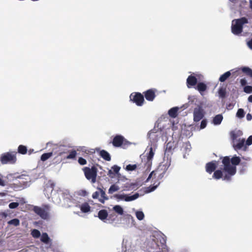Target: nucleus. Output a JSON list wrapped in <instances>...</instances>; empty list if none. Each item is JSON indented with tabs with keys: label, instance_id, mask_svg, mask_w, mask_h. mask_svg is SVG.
Returning <instances> with one entry per match:
<instances>
[{
	"label": "nucleus",
	"instance_id": "nucleus-1",
	"mask_svg": "<svg viewBox=\"0 0 252 252\" xmlns=\"http://www.w3.org/2000/svg\"><path fill=\"white\" fill-rule=\"evenodd\" d=\"M240 161V158L237 156H234L231 159L227 156L223 157L222 163L223 165V171L225 173L223 180H230L231 176L236 174V166L239 165Z\"/></svg>",
	"mask_w": 252,
	"mask_h": 252
},
{
	"label": "nucleus",
	"instance_id": "nucleus-2",
	"mask_svg": "<svg viewBox=\"0 0 252 252\" xmlns=\"http://www.w3.org/2000/svg\"><path fill=\"white\" fill-rule=\"evenodd\" d=\"M248 23L246 17L234 19L232 21L231 32L235 35H239L243 32V25Z\"/></svg>",
	"mask_w": 252,
	"mask_h": 252
},
{
	"label": "nucleus",
	"instance_id": "nucleus-3",
	"mask_svg": "<svg viewBox=\"0 0 252 252\" xmlns=\"http://www.w3.org/2000/svg\"><path fill=\"white\" fill-rule=\"evenodd\" d=\"M82 170L85 177L88 180L91 181L92 184L96 182L98 170L95 166H92L91 168L84 167Z\"/></svg>",
	"mask_w": 252,
	"mask_h": 252
},
{
	"label": "nucleus",
	"instance_id": "nucleus-4",
	"mask_svg": "<svg viewBox=\"0 0 252 252\" xmlns=\"http://www.w3.org/2000/svg\"><path fill=\"white\" fill-rule=\"evenodd\" d=\"M16 152H7L1 155L0 161L2 164H14L16 162Z\"/></svg>",
	"mask_w": 252,
	"mask_h": 252
},
{
	"label": "nucleus",
	"instance_id": "nucleus-5",
	"mask_svg": "<svg viewBox=\"0 0 252 252\" xmlns=\"http://www.w3.org/2000/svg\"><path fill=\"white\" fill-rule=\"evenodd\" d=\"M129 98L131 101L139 106H142L145 101L143 94L138 92L131 93L129 96Z\"/></svg>",
	"mask_w": 252,
	"mask_h": 252
},
{
	"label": "nucleus",
	"instance_id": "nucleus-6",
	"mask_svg": "<svg viewBox=\"0 0 252 252\" xmlns=\"http://www.w3.org/2000/svg\"><path fill=\"white\" fill-rule=\"evenodd\" d=\"M112 143L115 147H119L122 146L124 147L126 145H130V142L127 141L123 136L121 135H116L114 137Z\"/></svg>",
	"mask_w": 252,
	"mask_h": 252
},
{
	"label": "nucleus",
	"instance_id": "nucleus-7",
	"mask_svg": "<svg viewBox=\"0 0 252 252\" xmlns=\"http://www.w3.org/2000/svg\"><path fill=\"white\" fill-rule=\"evenodd\" d=\"M166 171V169H165V168L164 169H161L159 167H158V168L153 171L150 174L148 178L146 180V182H149L151 178L152 177V176H154V177L156 178V176L157 175L158 176V180L161 179L163 177Z\"/></svg>",
	"mask_w": 252,
	"mask_h": 252
},
{
	"label": "nucleus",
	"instance_id": "nucleus-8",
	"mask_svg": "<svg viewBox=\"0 0 252 252\" xmlns=\"http://www.w3.org/2000/svg\"><path fill=\"white\" fill-rule=\"evenodd\" d=\"M114 196L118 200H124L125 201L128 202L137 199L139 196V194L138 193H136L134 195L129 196L125 194H116Z\"/></svg>",
	"mask_w": 252,
	"mask_h": 252
},
{
	"label": "nucleus",
	"instance_id": "nucleus-9",
	"mask_svg": "<svg viewBox=\"0 0 252 252\" xmlns=\"http://www.w3.org/2000/svg\"><path fill=\"white\" fill-rule=\"evenodd\" d=\"M204 114L203 109L198 106L193 110V121L195 122L200 121L204 117Z\"/></svg>",
	"mask_w": 252,
	"mask_h": 252
},
{
	"label": "nucleus",
	"instance_id": "nucleus-10",
	"mask_svg": "<svg viewBox=\"0 0 252 252\" xmlns=\"http://www.w3.org/2000/svg\"><path fill=\"white\" fill-rule=\"evenodd\" d=\"M156 92L157 90L156 89H150L144 92L143 94L147 100L153 101L156 96Z\"/></svg>",
	"mask_w": 252,
	"mask_h": 252
},
{
	"label": "nucleus",
	"instance_id": "nucleus-11",
	"mask_svg": "<svg viewBox=\"0 0 252 252\" xmlns=\"http://www.w3.org/2000/svg\"><path fill=\"white\" fill-rule=\"evenodd\" d=\"M33 210L42 219H47L48 218V214L44 209L38 206H34Z\"/></svg>",
	"mask_w": 252,
	"mask_h": 252
},
{
	"label": "nucleus",
	"instance_id": "nucleus-12",
	"mask_svg": "<svg viewBox=\"0 0 252 252\" xmlns=\"http://www.w3.org/2000/svg\"><path fill=\"white\" fill-rule=\"evenodd\" d=\"M217 168L216 161H212L206 163L205 166L206 171L209 174L212 173L216 170Z\"/></svg>",
	"mask_w": 252,
	"mask_h": 252
},
{
	"label": "nucleus",
	"instance_id": "nucleus-13",
	"mask_svg": "<svg viewBox=\"0 0 252 252\" xmlns=\"http://www.w3.org/2000/svg\"><path fill=\"white\" fill-rule=\"evenodd\" d=\"M197 83V79L194 76L190 75L188 76L187 79V85L188 88H190L195 86Z\"/></svg>",
	"mask_w": 252,
	"mask_h": 252
},
{
	"label": "nucleus",
	"instance_id": "nucleus-14",
	"mask_svg": "<svg viewBox=\"0 0 252 252\" xmlns=\"http://www.w3.org/2000/svg\"><path fill=\"white\" fill-rule=\"evenodd\" d=\"M154 154H155V153L153 151V148L151 147L150 148V151L148 154L147 158V164L148 165V167H150V166L152 165V159L154 157Z\"/></svg>",
	"mask_w": 252,
	"mask_h": 252
},
{
	"label": "nucleus",
	"instance_id": "nucleus-15",
	"mask_svg": "<svg viewBox=\"0 0 252 252\" xmlns=\"http://www.w3.org/2000/svg\"><path fill=\"white\" fill-rule=\"evenodd\" d=\"M195 88L201 94H203V93L207 90V86L204 83L199 82Z\"/></svg>",
	"mask_w": 252,
	"mask_h": 252
},
{
	"label": "nucleus",
	"instance_id": "nucleus-16",
	"mask_svg": "<svg viewBox=\"0 0 252 252\" xmlns=\"http://www.w3.org/2000/svg\"><path fill=\"white\" fill-rule=\"evenodd\" d=\"M175 142L173 141H170L166 145L165 153H172V151L175 148Z\"/></svg>",
	"mask_w": 252,
	"mask_h": 252
},
{
	"label": "nucleus",
	"instance_id": "nucleus-17",
	"mask_svg": "<svg viewBox=\"0 0 252 252\" xmlns=\"http://www.w3.org/2000/svg\"><path fill=\"white\" fill-rule=\"evenodd\" d=\"M97 189L99 190V195L100 194V197L98 198V200L100 202L104 203L105 200H108V198L106 196L105 192L100 188H97Z\"/></svg>",
	"mask_w": 252,
	"mask_h": 252
},
{
	"label": "nucleus",
	"instance_id": "nucleus-18",
	"mask_svg": "<svg viewBox=\"0 0 252 252\" xmlns=\"http://www.w3.org/2000/svg\"><path fill=\"white\" fill-rule=\"evenodd\" d=\"M223 172H224L223 171V169L221 170H217L214 171V173L213 175V178L216 180L220 179V178H222V179L223 180V177L224 176L223 175Z\"/></svg>",
	"mask_w": 252,
	"mask_h": 252
},
{
	"label": "nucleus",
	"instance_id": "nucleus-19",
	"mask_svg": "<svg viewBox=\"0 0 252 252\" xmlns=\"http://www.w3.org/2000/svg\"><path fill=\"white\" fill-rule=\"evenodd\" d=\"M108 217V212L106 210H101L98 213V217L101 220L104 221Z\"/></svg>",
	"mask_w": 252,
	"mask_h": 252
},
{
	"label": "nucleus",
	"instance_id": "nucleus-20",
	"mask_svg": "<svg viewBox=\"0 0 252 252\" xmlns=\"http://www.w3.org/2000/svg\"><path fill=\"white\" fill-rule=\"evenodd\" d=\"M99 155L102 158L106 161H110L111 159L110 154L104 150H102L100 151Z\"/></svg>",
	"mask_w": 252,
	"mask_h": 252
},
{
	"label": "nucleus",
	"instance_id": "nucleus-21",
	"mask_svg": "<svg viewBox=\"0 0 252 252\" xmlns=\"http://www.w3.org/2000/svg\"><path fill=\"white\" fill-rule=\"evenodd\" d=\"M223 119V116L221 114H218L215 116L213 120V123L215 125L220 124Z\"/></svg>",
	"mask_w": 252,
	"mask_h": 252
},
{
	"label": "nucleus",
	"instance_id": "nucleus-22",
	"mask_svg": "<svg viewBox=\"0 0 252 252\" xmlns=\"http://www.w3.org/2000/svg\"><path fill=\"white\" fill-rule=\"evenodd\" d=\"M178 107H173L168 111V115L173 118H176L178 115Z\"/></svg>",
	"mask_w": 252,
	"mask_h": 252
},
{
	"label": "nucleus",
	"instance_id": "nucleus-23",
	"mask_svg": "<svg viewBox=\"0 0 252 252\" xmlns=\"http://www.w3.org/2000/svg\"><path fill=\"white\" fill-rule=\"evenodd\" d=\"M242 71L246 75L252 78V69L249 67L245 66L241 68Z\"/></svg>",
	"mask_w": 252,
	"mask_h": 252
},
{
	"label": "nucleus",
	"instance_id": "nucleus-24",
	"mask_svg": "<svg viewBox=\"0 0 252 252\" xmlns=\"http://www.w3.org/2000/svg\"><path fill=\"white\" fill-rule=\"evenodd\" d=\"M80 209L83 213H88L91 210V207L88 203H84L80 206Z\"/></svg>",
	"mask_w": 252,
	"mask_h": 252
},
{
	"label": "nucleus",
	"instance_id": "nucleus-25",
	"mask_svg": "<svg viewBox=\"0 0 252 252\" xmlns=\"http://www.w3.org/2000/svg\"><path fill=\"white\" fill-rule=\"evenodd\" d=\"M245 139H243L241 140H239L238 142L233 145V147L235 150H240L243 148L244 145Z\"/></svg>",
	"mask_w": 252,
	"mask_h": 252
},
{
	"label": "nucleus",
	"instance_id": "nucleus-26",
	"mask_svg": "<svg viewBox=\"0 0 252 252\" xmlns=\"http://www.w3.org/2000/svg\"><path fill=\"white\" fill-rule=\"evenodd\" d=\"M231 75L230 71L225 72L224 74L221 75L219 78V81L221 82H224L227 79H228Z\"/></svg>",
	"mask_w": 252,
	"mask_h": 252
},
{
	"label": "nucleus",
	"instance_id": "nucleus-27",
	"mask_svg": "<svg viewBox=\"0 0 252 252\" xmlns=\"http://www.w3.org/2000/svg\"><path fill=\"white\" fill-rule=\"evenodd\" d=\"M27 147L25 146H24L23 145H20L19 146L18 148V152L19 154H22V155H25L27 153Z\"/></svg>",
	"mask_w": 252,
	"mask_h": 252
},
{
	"label": "nucleus",
	"instance_id": "nucleus-28",
	"mask_svg": "<svg viewBox=\"0 0 252 252\" xmlns=\"http://www.w3.org/2000/svg\"><path fill=\"white\" fill-rule=\"evenodd\" d=\"M40 240L45 244H48L50 241V238L46 233H42Z\"/></svg>",
	"mask_w": 252,
	"mask_h": 252
},
{
	"label": "nucleus",
	"instance_id": "nucleus-29",
	"mask_svg": "<svg viewBox=\"0 0 252 252\" xmlns=\"http://www.w3.org/2000/svg\"><path fill=\"white\" fill-rule=\"evenodd\" d=\"M218 94H219V96L220 98H224L226 96V88H222V87L220 88L218 91Z\"/></svg>",
	"mask_w": 252,
	"mask_h": 252
},
{
	"label": "nucleus",
	"instance_id": "nucleus-30",
	"mask_svg": "<svg viewBox=\"0 0 252 252\" xmlns=\"http://www.w3.org/2000/svg\"><path fill=\"white\" fill-rule=\"evenodd\" d=\"M119 189V187L116 185L115 184H113L111 185L110 188L108 189V193L112 194L113 192L118 191Z\"/></svg>",
	"mask_w": 252,
	"mask_h": 252
},
{
	"label": "nucleus",
	"instance_id": "nucleus-31",
	"mask_svg": "<svg viewBox=\"0 0 252 252\" xmlns=\"http://www.w3.org/2000/svg\"><path fill=\"white\" fill-rule=\"evenodd\" d=\"M113 210L118 214L123 215L124 214L123 209L120 205H116L113 207Z\"/></svg>",
	"mask_w": 252,
	"mask_h": 252
},
{
	"label": "nucleus",
	"instance_id": "nucleus-32",
	"mask_svg": "<svg viewBox=\"0 0 252 252\" xmlns=\"http://www.w3.org/2000/svg\"><path fill=\"white\" fill-rule=\"evenodd\" d=\"M52 156V153H46L42 154L40 159L42 161H45Z\"/></svg>",
	"mask_w": 252,
	"mask_h": 252
},
{
	"label": "nucleus",
	"instance_id": "nucleus-33",
	"mask_svg": "<svg viewBox=\"0 0 252 252\" xmlns=\"http://www.w3.org/2000/svg\"><path fill=\"white\" fill-rule=\"evenodd\" d=\"M9 224H12L14 225L15 226H18L20 224V221L18 219H14L11 220L8 222Z\"/></svg>",
	"mask_w": 252,
	"mask_h": 252
},
{
	"label": "nucleus",
	"instance_id": "nucleus-34",
	"mask_svg": "<svg viewBox=\"0 0 252 252\" xmlns=\"http://www.w3.org/2000/svg\"><path fill=\"white\" fill-rule=\"evenodd\" d=\"M245 114V113L244 110L242 108H240L237 111V112L236 113V116L238 118H242L244 117Z\"/></svg>",
	"mask_w": 252,
	"mask_h": 252
},
{
	"label": "nucleus",
	"instance_id": "nucleus-35",
	"mask_svg": "<svg viewBox=\"0 0 252 252\" xmlns=\"http://www.w3.org/2000/svg\"><path fill=\"white\" fill-rule=\"evenodd\" d=\"M77 155L76 151L75 150H72L66 157L67 159H73Z\"/></svg>",
	"mask_w": 252,
	"mask_h": 252
},
{
	"label": "nucleus",
	"instance_id": "nucleus-36",
	"mask_svg": "<svg viewBox=\"0 0 252 252\" xmlns=\"http://www.w3.org/2000/svg\"><path fill=\"white\" fill-rule=\"evenodd\" d=\"M136 217L138 220H141L144 218V214L142 211H137L136 212Z\"/></svg>",
	"mask_w": 252,
	"mask_h": 252
},
{
	"label": "nucleus",
	"instance_id": "nucleus-37",
	"mask_svg": "<svg viewBox=\"0 0 252 252\" xmlns=\"http://www.w3.org/2000/svg\"><path fill=\"white\" fill-rule=\"evenodd\" d=\"M137 168L136 164H128L126 165V169L127 171H133Z\"/></svg>",
	"mask_w": 252,
	"mask_h": 252
},
{
	"label": "nucleus",
	"instance_id": "nucleus-38",
	"mask_svg": "<svg viewBox=\"0 0 252 252\" xmlns=\"http://www.w3.org/2000/svg\"><path fill=\"white\" fill-rule=\"evenodd\" d=\"M32 235L34 238H38L40 236V232L38 230L33 229L32 231Z\"/></svg>",
	"mask_w": 252,
	"mask_h": 252
},
{
	"label": "nucleus",
	"instance_id": "nucleus-39",
	"mask_svg": "<svg viewBox=\"0 0 252 252\" xmlns=\"http://www.w3.org/2000/svg\"><path fill=\"white\" fill-rule=\"evenodd\" d=\"M244 92L247 94L252 93V86H246L244 87Z\"/></svg>",
	"mask_w": 252,
	"mask_h": 252
},
{
	"label": "nucleus",
	"instance_id": "nucleus-40",
	"mask_svg": "<svg viewBox=\"0 0 252 252\" xmlns=\"http://www.w3.org/2000/svg\"><path fill=\"white\" fill-rule=\"evenodd\" d=\"M55 186V183L52 180H49L47 184V187H49L52 190H53Z\"/></svg>",
	"mask_w": 252,
	"mask_h": 252
},
{
	"label": "nucleus",
	"instance_id": "nucleus-41",
	"mask_svg": "<svg viewBox=\"0 0 252 252\" xmlns=\"http://www.w3.org/2000/svg\"><path fill=\"white\" fill-rule=\"evenodd\" d=\"M78 162L81 165H84L87 164V160L82 157L79 158Z\"/></svg>",
	"mask_w": 252,
	"mask_h": 252
},
{
	"label": "nucleus",
	"instance_id": "nucleus-42",
	"mask_svg": "<svg viewBox=\"0 0 252 252\" xmlns=\"http://www.w3.org/2000/svg\"><path fill=\"white\" fill-rule=\"evenodd\" d=\"M19 204L18 202H12L9 204V207L10 209H15L16 208Z\"/></svg>",
	"mask_w": 252,
	"mask_h": 252
},
{
	"label": "nucleus",
	"instance_id": "nucleus-43",
	"mask_svg": "<svg viewBox=\"0 0 252 252\" xmlns=\"http://www.w3.org/2000/svg\"><path fill=\"white\" fill-rule=\"evenodd\" d=\"M121 168L117 165H114L112 167V169L115 174H118Z\"/></svg>",
	"mask_w": 252,
	"mask_h": 252
},
{
	"label": "nucleus",
	"instance_id": "nucleus-44",
	"mask_svg": "<svg viewBox=\"0 0 252 252\" xmlns=\"http://www.w3.org/2000/svg\"><path fill=\"white\" fill-rule=\"evenodd\" d=\"M207 122L206 120H205V119L203 120L201 122V124H200V129H203L205 127H206V126H207Z\"/></svg>",
	"mask_w": 252,
	"mask_h": 252
},
{
	"label": "nucleus",
	"instance_id": "nucleus-45",
	"mask_svg": "<svg viewBox=\"0 0 252 252\" xmlns=\"http://www.w3.org/2000/svg\"><path fill=\"white\" fill-rule=\"evenodd\" d=\"M240 83L241 85L243 87L246 86V85L247 84V81L245 78H242L240 79Z\"/></svg>",
	"mask_w": 252,
	"mask_h": 252
},
{
	"label": "nucleus",
	"instance_id": "nucleus-46",
	"mask_svg": "<svg viewBox=\"0 0 252 252\" xmlns=\"http://www.w3.org/2000/svg\"><path fill=\"white\" fill-rule=\"evenodd\" d=\"M246 145L250 146L252 144V135L250 136L246 141Z\"/></svg>",
	"mask_w": 252,
	"mask_h": 252
},
{
	"label": "nucleus",
	"instance_id": "nucleus-47",
	"mask_svg": "<svg viewBox=\"0 0 252 252\" xmlns=\"http://www.w3.org/2000/svg\"><path fill=\"white\" fill-rule=\"evenodd\" d=\"M99 195V191H95L92 194V197L93 199H97Z\"/></svg>",
	"mask_w": 252,
	"mask_h": 252
},
{
	"label": "nucleus",
	"instance_id": "nucleus-48",
	"mask_svg": "<svg viewBox=\"0 0 252 252\" xmlns=\"http://www.w3.org/2000/svg\"><path fill=\"white\" fill-rule=\"evenodd\" d=\"M108 217L109 219H111L112 220H115L116 218H117L116 215L114 213L110 214V215Z\"/></svg>",
	"mask_w": 252,
	"mask_h": 252
},
{
	"label": "nucleus",
	"instance_id": "nucleus-49",
	"mask_svg": "<svg viewBox=\"0 0 252 252\" xmlns=\"http://www.w3.org/2000/svg\"><path fill=\"white\" fill-rule=\"evenodd\" d=\"M231 138L234 140H235L237 138L238 135L234 132H231Z\"/></svg>",
	"mask_w": 252,
	"mask_h": 252
},
{
	"label": "nucleus",
	"instance_id": "nucleus-50",
	"mask_svg": "<svg viewBox=\"0 0 252 252\" xmlns=\"http://www.w3.org/2000/svg\"><path fill=\"white\" fill-rule=\"evenodd\" d=\"M1 174H0V186H5V183H4V182L3 180H2V179H1Z\"/></svg>",
	"mask_w": 252,
	"mask_h": 252
},
{
	"label": "nucleus",
	"instance_id": "nucleus-51",
	"mask_svg": "<svg viewBox=\"0 0 252 252\" xmlns=\"http://www.w3.org/2000/svg\"><path fill=\"white\" fill-rule=\"evenodd\" d=\"M247 44L249 48L252 49V38L248 42Z\"/></svg>",
	"mask_w": 252,
	"mask_h": 252
},
{
	"label": "nucleus",
	"instance_id": "nucleus-52",
	"mask_svg": "<svg viewBox=\"0 0 252 252\" xmlns=\"http://www.w3.org/2000/svg\"><path fill=\"white\" fill-rule=\"evenodd\" d=\"M252 118V117L251 114H247V120L250 121V120H251Z\"/></svg>",
	"mask_w": 252,
	"mask_h": 252
},
{
	"label": "nucleus",
	"instance_id": "nucleus-53",
	"mask_svg": "<svg viewBox=\"0 0 252 252\" xmlns=\"http://www.w3.org/2000/svg\"><path fill=\"white\" fill-rule=\"evenodd\" d=\"M248 100L249 102H252V94L249 96Z\"/></svg>",
	"mask_w": 252,
	"mask_h": 252
},
{
	"label": "nucleus",
	"instance_id": "nucleus-54",
	"mask_svg": "<svg viewBox=\"0 0 252 252\" xmlns=\"http://www.w3.org/2000/svg\"><path fill=\"white\" fill-rule=\"evenodd\" d=\"M157 186H158V185L153 187L152 188V189H150V191H152L154 190L157 188Z\"/></svg>",
	"mask_w": 252,
	"mask_h": 252
},
{
	"label": "nucleus",
	"instance_id": "nucleus-55",
	"mask_svg": "<svg viewBox=\"0 0 252 252\" xmlns=\"http://www.w3.org/2000/svg\"><path fill=\"white\" fill-rule=\"evenodd\" d=\"M250 8L252 9V0H250Z\"/></svg>",
	"mask_w": 252,
	"mask_h": 252
},
{
	"label": "nucleus",
	"instance_id": "nucleus-56",
	"mask_svg": "<svg viewBox=\"0 0 252 252\" xmlns=\"http://www.w3.org/2000/svg\"><path fill=\"white\" fill-rule=\"evenodd\" d=\"M112 173H113V172H112V170H110L108 171V175L110 177H111V174H112Z\"/></svg>",
	"mask_w": 252,
	"mask_h": 252
},
{
	"label": "nucleus",
	"instance_id": "nucleus-57",
	"mask_svg": "<svg viewBox=\"0 0 252 252\" xmlns=\"http://www.w3.org/2000/svg\"><path fill=\"white\" fill-rule=\"evenodd\" d=\"M191 97H192L191 96H189L188 99L190 100L191 98Z\"/></svg>",
	"mask_w": 252,
	"mask_h": 252
}]
</instances>
